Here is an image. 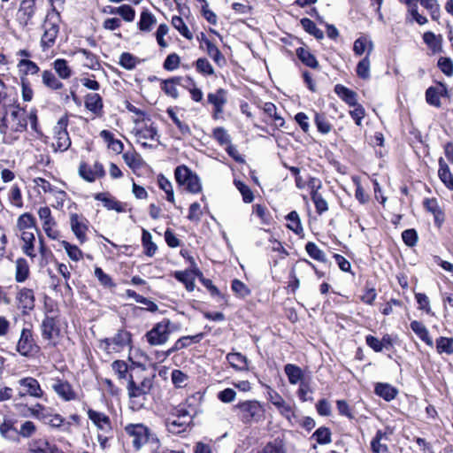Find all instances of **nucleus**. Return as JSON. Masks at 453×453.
I'll use <instances>...</instances> for the list:
<instances>
[{"label":"nucleus","mask_w":453,"mask_h":453,"mask_svg":"<svg viewBox=\"0 0 453 453\" xmlns=\"http://www.w3.org/2000/svg\"><path fill=\"white\" fill-rule=\"evenodd\" d=\"M239 420L244 425L258 423L265 418V410L257 400H246L239 402L233 406Z\"/></svg>","instance_id":"nucleus-1"},{"label":"nucleus","mask_w":453,"mask_h":453,"mask_svg":"<svg viewBox=\"0 0 453 453\" xmlns=\"http://www.w3.org/2000/svg\"><path fill=\"white\" fill-rule=\"evenodd\" d=\"M60 13L56 11L55 7L52 8V12L48 13L44 21V33L42 36L41 43L43 50L50 48L59 32Z\"/></svg>","instance_id":"nucleus-2"},{"label":"nucleus","mask_w":453,"mask_h":453,"mask_svg":"<svg viewBox=\"0 0 453 453\" xmlns=\"http://www.w3.org/2000/svg\"><path fill=\"white\" fill-rule=\"evenodd\" d=\"M125 431L130 437H133V446L137 450L150 441L158 442V439L151 434L150 429L143 424H128L126 426Z\"/></svg>","instance_id":"nucleus-3"},{"label":"nucleus","mask_w":453,"mask_h":453,"mask_svg":"<svg viewBox=\"0 0 453 453\" xmlns=\"http://www.w3.org/2000/svg\"><path fill=\"white\" fill-rule=\"evenodd\" d=\"M171 325L172 322L169 319H164L162 321L155 324L145 334L147 342L152 346L165 344L172 333Z\"/></svg>","instance_id":"nucleus-4"},{"label":"nucleus","mask_w":453,"mask_h":453,"mask_svg":"<svg viewBox=\"0 0 453 453\" xmlns=\"http://www.w3.org/2000/svg\"><path fill=\"white\" fill-rule=\"evenodd\" d=\"M68 117L67 115L62 116L57 125L54 127V138L56 139V143H53L55 150L65 151L71 146V139L69 134L67 132L68 127Z\"/></svg>","instance_id":"nucleus-5"},{"label":"nucleus","mask_w":453,"mask_h":453,"mask_svg":"<svg viewBox=\"0 0 453 453\" xmlns=\"http://www.w3.org/2000/svg\"><path fill=\"white\" fill-rule=\"evenodd\" d=\"M132 342V334L126 330H119L112 338H105L102 341L107 350L119 351L128 346Z\"/></svg>","instance_id":"nucleus-6"},{"label":"nucleus","mask_w":453,"mask_h":453,"mask_svg":"<svg viewBox=\"0 0 453 453\" xmlns=\"http://www.w3.org/2000/svg\"><path fill=\"white\" fill-rule=\"evenodd\" d=\"M88 219L77 213L70 215V226L73 234L81 243L87 241L86 232L88 231Z\"/></svg>","instance_id":"nucleus-7"},{"label":"nucleus","mask_w":453,"mask_h":453,"mask_svg":"<svg viewBox=\"0 0 453 453\" xmlns=\"http://www.w3.org/2000/svg\"><path fill=\"white\" fill-rule=\"evenodd\" d=\"M80 176L88 182H93L96 178H103L105 175V171L103 165L96 162L91 167L86 163H81L79 166Z\"/></svg>","instance_id":"nucleus-8"},{"label":"nucleus","mask_w":453,"mask_h":453,"mask_svg":"<svg viewBox=\"0 0 453 453\" xmlns=\"http://www.w3.org/2000/svg\"><path fill=\"white\" fill-rule=\"evenodd\" d=\"M207 101L213 105V118L217 119L219 114L224 111V106L227 102V91L222 88H218L214 93H209Z\"/></svg>","instance_id":"nucleus-9"},{"label":"nucleus","mask_w":453,"mask_h":453,"mask_svg":"<svg viewBox=\"0 0 453 453\" xmlns=\"http://www.w3.org/2000/svg\"><path fill=\"white\" fill-rule=\"evenodd\" d=\"M127 388L128 396L148 395L152 388V380L144 378L142 381L137 385L134 380L133 375L130 374Z\"/></svg>","instance_id":"nucleus-10"},{"label":"nucleus","mask_w":453,"mask_h":453,"mask_svg":"<svg viewBox=\"0 0 453 453\" xmlns=\"http://www.w3.org/2000/svg\"><path fill=\"white\" fill-rule=\"evenodd\" d=\"M35 346L32 331L28 328H23L17 344V351L21 356L27 357L31 354Z\"/></svg>","instance_id":"nucleus-11"},{"label":"nucleus","mask_w":453,"mask_h":453,"mask_svg":"<svg viewBox=\"0 0 453 453\" xmlns=\"http://www.w3.org/2000/svg\"><path fill=\"white\" fill-rule=\"evenodd\" d=\"M51 388L55 393L65 401H71L76 398L75 392L71 384L66 380L54 379Z\"/></svg>","instance_id":"nucleus-12"},{"label":"nucleus","mask_w":453,"mask_h":453,"mask_svg":"<svg viewBox=\"0 0 453 453\" xmlns=\"http://www.w3.org/2000/svg\"><path fill=\"white\" fill-rule=\"evenodd\" d=\"M88 416L99 430H102L105 433H109L112 430L111 419L104 413L88 409Z\"/></svg>","instance_id":"nucleus-13"},{"label":"nucleus","mask_w":453,"mask_h":453,"mask_svg":"<svg viewBox=\"0 0 453 453\" xmlns=\"http://www.w3.org/2000/svg\"><path fill=\"white\" fill-rule=\"evenodd\" d=\"M84 105L86 109L96 116H102L104 103L102 96L97 93H88L84 97Z\"/></svg>","instance_id":"nucleus-14"},{"label":"nucleus","mask_w":453,"mask_h":453,"mask_svg":"<svg viewBox=\"0 0 453 453\" xmlns=\"http://www.w3.org/2000/svg\"><path fill=\"white\" fill-rule=\"evenodd\" d=\"M41 330L42 336L45 340L53 339L54 335H58L60 332L56 318L49 315H46L43 319Z\"/></svg>","instance_id":"nucleus-15"},{"label":"nucleus","mask_w":453,"mask_h":453,"mask_svg":"<svg viewBox=\"0 0 453 453\" xmlns=\"http://www.w3.org/2000/svg\"><path fill=\"white\" fill-rule=\"evenodd\" d=\"M17 423V420L9 418L4 419V422L0 425V434L3 438L5 440L13 441V442H19V431L17 427L15 426V424Z\"/></svg>","instance_id":"nucleus-16"},{"label":"nucleus","mask_w":453,"mask_h":453,"mask_svg":"<svg viewBox=\"0 0 453 453\" xmlns=\"http://www.w3.org/2000/svg\"><path fill=\"white\" fill-rule=\"evenodd\" d=\"M28 453H65L58 446L50 444L45 439L33 441L29 445Z\"/></svg>","instance_id":"nucleus-17"},{"label":"nucleus","mask_w":453,"mask_h":453,"mask_svg":"<svg viewBox=\"0 0 453 453\" xmlns=\"http://www.w3.org/2000/svg\"><path fill=\"white\" fill-rule=\"evenodd\" d=\"M17 300L23 310V313H27V311H32L35 308V295L30 288H21L17 295Z\"/></svg>","instance_id":"nucleus-18"},{"label":"nucleus","mask_w":453,"mask_h":453,"mask_svg":"<svg viewBox=\"0 0 453 453\" xmlns=\"http://www.w3.org/2000/svg\"><path fill=\"white\" fill-rule=\"evenodd\" d=\"M203 338V333L196 334L195 335L182 336V337L179 338L175 342L172 348H170L166 351L165 355L166 356H170L173 352H176V351H178L180 349H182L184 348H187V347L190 346L193 342L194 343H198V342H200L202 341Z\"/></svg>","instance_id":"nucleus-19"},{"label":"nucleus","mask_w":453,"mask_h":453,"mask_svg":"<svg viewBox=\"0 0 453 453\" xmlns=\"http://www.w3.org/2000/svg\"><path fill=\"white\" fill-rule=\"evenodd\" d=\"M35 12V0H23L19 9V19L20 23L27 26Z\"/></svg>","instance_id":"nucleus-20"},{"label":"nucleus","mask_w":453,"mask_h":453,"mask_svg":"<svg viewBox=\"0 0 453 453\" xmlns=\"http://www.w3.org/2000/svg\"><path fill=\"white\" fill-rule=\"evenodd\" d=\"M16 110L12 111L11 116L15 121L12 129L16 133H22L27 130V118L25 116L26 110L21 109L19 104L15 106Z\"/></svg>","instance_id":"nucleus-21"},{"label":"nucleus","mask_w":453,"mask_h":453,"mask_svg":"<svg viewBox=\"0 0 453 453\" xmlns=\"http://www.w3.org/2000/svg\"><path fill=\"white\" fill-rule=\"evenodd\" d=\"M19 383L24 388L26 392L35 398H41L43 395V391L37 380L32 377H27L19 380Z\"/></svg>","instance_id":"nucleus-22"},{"label":"nucleus","mask_w":453,"mask_h":453,"mask_svg":"<svg viewBox=\"0 0 453 453\" xmlns=\"http://www.w3.org/2000/svg\"><path fill=\"white\" fill-rule=\"evenodd\" d=\"M95 199L103 203L104 206L108 210H114L118 212L124 211L120 202L115 199L110 193L102 192L95 195Z\"/></svg>","instance_id":"nucleus-23"},{"label":"nucleus","mask_w":453,"mask_h":453,"mask_svg":"<svg viewBox=\"0 0 453 453\" xmlns=\"http://www.w3.org/2000/svg\"><path fill=\"white\" fill-rule=\"evenodd\" d=\"M334 93L348 105L356 106L357 103V95L355 91L349 89V88L342 85L336 84L334 86Z\"/></svg>","instance_id":"nucleus-24"},{"label":"nucleus","mask_w":453,"mask_h":453,"mask_svg":"<svg viewBox=\"0 0 453 453\" xmlns=\"http://www.w3.org/2000/svg\"><path fill=\"white\" fill-rule=\"evenodd\" d=\"M439 170L438 176L441 182L446 186V188L451 191H453V174L450 172V169L448 164L442 157H440L438 160Z\"/></svg>","instance_id":"nucleus-25"},{"label":"nucleus","mask_w":453,"mask_h":453,"mask_svg":"<svg viewBox=\"0 0 453 453\" xmlns=\"http://www.w3.org/2000/svg\"><path fill=\"white\" fill-rule=\"evenodd\" d=\"M374 392L387 402L394 400L398 394V390L395 387L388 383L381 382L376 384Z\"/></svg>","instance_id":"nucleus-26"},{"label":"nucleus","mask_w":453,"mask_h":453,"mask_svg":"<svg viewBox=\"0 0 453 453\" xmlns=\"http://www.w3.org/2000/svg\"><path fill=\"white\" fill-rule=\"evenodd\" d=\"M298 59L306 66L317 69L319 65L316 57L306 48L299 47L296 50Z\"/></svg>","instance_id":"nucleus-27"},{"label":"nucleus","mask_w":453,"mask_h":453,"mask_svg":"<svg viewBox=\"0 0 453 453\" xmlns=\"http://www.w3.org/2000/svg\"><path fill=\"white\" fill-rule=\"evenodd\" d=\"M226 360L236 371H247L248 368V358L239 352L228 353L226 355Z\"/></svg>","instance_id":"nucleus-28"},{"label":"nucleus","mask_w":453,"mask_h":453,"mask_svg":"<svg viewBox=\"0 0 453 453\" xmlns=\"http://www.w3.org/2000/svg\"><path fill=\"white\" fill-rule=\"evenodd\" d=\"M20 237L21 240L24 242V245L22 246L23 252L32 258L35 257V253L34 243L35 241V237L34 233L29 230L22 231Z\"/></svg>","instance_id":"nucleus-29"},{"label":"nucleus","mask_w":453,"mask_h":453,"mask_svg":"<svg viewBox=\"0 0 453 453\" xmlns=\"http://www.w3.org/2000/svg\"><path fill=\"white\" fill-rule=\"evenodd\" d=\"M410 326L411 330L423 341L426 344L432 347L434 345L433 340L430 337L427 328L423 323L413 320L411 322Z\"/></svg>","instance_id":"nucleus-30"},{"label":"nucleus","mask_w":453,"mask_h":453,"mask_svg":"<svg viewBox=\"0 0 453 453\" xmlns=\"http://www.w3.org/2000/svg\"><path fill=\"white\" fill-rule=\"evenodd\" d=\"M167 430L173 434H180L182 432H185L189 420L179 419L178 418L173 417L168 418L165 421Z\"/></svg>","instance_id":"nucleus-31"},{"label":"nucleus","mask_w":453,"mask_h":453,"mask_svg":"<svg viewBox=\"0 0 453 453\" xmlns=\"http://www.w3.org/2000/svg\"><path fill=\"white\" fill-rule=\"evenodd\" d=\"M181 78L172 77L170 79L165 80L161 82V89L169 96L176 99L179 96V92L176 88V85L180 84Z\"/></svg>","instance_id":"nucleus-32"},{"label":"nucleus","mask_w":453,"mask_h":453,"mask_svg":"<svg viewBox=\"0 0 453 453\" xmlns=\"http://www.w3.org/2000/svg\"><path fill=\"white\" fill-rule=\"evenodd\" d=\"M284 372L288 376L289 383L292 385H296L298 382H302L303 379V370L296 365L287 364L284 366Z\"/></svg>","instance_id":"nucleus-33"},{"label":"nucleus","mask_w":453,"mask_h":453,"mask_svg":"<svg viewBox=\"0 0 453 453\" xmlns=\"http://www.w3.org/2000/svg\"><path fill=\"white\" fill-rule=\"evenodd\" d=\"M367 49V55L369 56L373 49V43L366 36H361L354 42L353 51L357 56H361Z\"/></svg>","instance_id":"nucleus-34"},{"label":"nucleus","mask_w":453,"mask_h":453,"mask_svg":"<svg viewBox=\"0 0 453 453\" xmlns=\"http://www.w3.org/2000/svg\"><path fill=\"white\" fill-rule=\"evenodd\" d=\"M42 80L44 86L52 90H58L64 87V84L56 77L50 70H44L42 73Z\"/></svg>","instance_id":"nucleus-35"},{"label":"nucleus","mask_w":453,"mask_h":453,"mask_svg":"<svg viewBox=\"0 0 453 453\" xmlns=\"http://www.w3.org/2000/svg\"><path fill=\"white\" fill-rule=\"evenodd\" d=\"M29 276V265L25 258L19 257L16 260L15 280L17 282H24Z\"/></svg>","instance_id":"nucleus-36"},{"label":"nucleus","mask_w":453,"mask_h":453,"mask_svg":"<svg viewBox=\"0 0 453 453\" xmlns=\"http://www.w3.org/2000/svg\"><path fill=\"white\" fill-rule=\"evenodd\" d=\"M156 22L157 19L155 16L148 10H144L141 13L140 20L137 25L141 31L150 32Z\"/></svg>","instance_id":"nucleus-37"},{"label":"nucleus","mask_w":453,"mask_h":453,"mask_svg":"<svg viewBox=\"0 0 453 453\" xmlns=\"http://www.w3.org/2000/svg\"><path fill=\"white\" fill-rule=\"evenodd\" d=\"M142 242L144 248V254L148 257H153L157 250V247L152 242L151 234L144 228H142Z\"/></svg>","instance_id":"nucleus-38"},{"label":"nucleus","mask_w":453,"mask_h":453,"mask_svg":"<svg viewBox=\"0 0 453 453\" xmlns=\"http://www.w3.org/2000/svg\"><path fill=\"white\" fill-rule=\"evenodd\" d=\"M257 453H286L285 443L282 439L275 438L268 441Z\"/></svg>","instance_id":"nucleus-39"},{"label":"nucleus","mask_w":453,"mask_h":453,"mask_svg":"<svg viewBox=\"0 0 453 453\" xmlns=\"http://www.w3.org/2000/svg\"><path fill=\"white\" fill-rule=\"evenodd\" d=\"M53 67L59 78L66 80L72 76V70L64 58H58L53 62Z\"/></svg>","instance_id":"nucleus-40"},{"label":"nucleus","mask_w":453,"mask_h":453,"mask_svg":"<svg viewBox=\"0 0 453 453\" xmlns=\"http://www.w3.org/2000/svg\"><path fill=\"white\" fill-rule=\"evenodd\" d=\"M300 23L304 31L313 35L316 39L322 40L324 38L323 31L318 28L316 24L311 19L308 18H303L300 20Z\"/></svg>","instance_id":"nucleus-41"},{"label":"nucleus","mask_w":453,"mask_h":453,"mask_svg":"<svg viewBox=\"0 0 453 453\" xmlns=\"http://www.w3.org/2000/svg\"><path fill=\"white\" fill-rule=\"evenodd\" d=\"M305 250L311 258L322 263L327 262L325 252L320 250L316 243L308 242L305 245Z\"/></svg>","instance_id":"nucleus-42"},{"label":"nucleus","mask_w":453,"mask_h":453,"mask_svg":"<svg viewBox=\"0 0 453 453\" xmlns=\"http://www.w3.org/2000/svg\"><path fill=\"white\" fill-rule=\"evenodd\" d=\"M194 173H195L185 165H179L174 170V177L180 186H183Z\"/></svg>","instance_id":"nucleus-43"},{"label":"nucleus","mask_w":453,"mask_h":453,"mask_svg":"<svg viewBox=\"0 0 453 453\" xmlns=\"http://www.w3.org/2000/svg\"><path fill=\"white\" fill-rule=\"evenodd\" d=\"M319 444L325 445L332 441L331 430L326 426L319 427L311 436Z\"/></svg>","instance_id":"nucleus-44"},{"label":"nucleus","mask_w":453,"mask_h":453,"mask_svg":"<svg viewBox=\"0 0 453 453\" xmlns=\"http://www.w3.org/2000/svg\"><path fill=\"white\" fill-rule=\"evenodd\" d=\"M286 219L288 222L287 226L296 234L303 233V226L298 213L296 211H290L287 216Z\"/></svg>","instance_id":"nucleus-45"},{"label":"nucleus","mask_w":453,"mask_h":453,"mask_svg":"<svg viewBox=\"0 0 453 453\" xmlns=\"http://www.w3.org/2000/svg\"><path fill=\"white\" fill-rule=\"evenodd\" d=\"M426 101L431 106L436 108L441 107L440 91L438 87L431 86L426 90Z\"/></svg>","instance_id":"nucleus-46"},{"label":"nucleus","mask_w":453,"mask_h":453,"mask_svg":"<svg viewBox=\"0 0 453 453\" xmlns=\"http://www.w3.org/2000/svg\"><path fill=\"white\" fill-rule=\"evenodd\" d=\"M172 25L186 39L191 40L193 38L192 33L180 16H173L172 18Z\"/></svg>","instance_id":"nucleus-47"},{"label":"nucleus","mask_w":453,"mask_h":453,"mask_svg":"<svg viewBox=\"0 0 453 453\" xmlns=\"http://www.w3.org/2000/svg\"><path fill=\"white\" fill-rule=\"evenodd\" d=\"M35 182L36 186L42 189L45 193H52L56 192V196L58 199L64 200L65 196H66L65 192L63 190H55V188L52 187V185L42 178H37L35 180Z\"/></svg>","instance_id":"nucleus-48"},{"label":"nucleus","mask_w":453,"mask_h":453,"mask_svg":"<svg viewBox=\"0 0 453 453\" xmlns=\"http://www.w3.org/2000/svg\"><path fill=\"white\" fill-rule=\"evenodd\" d=\"M17 226L20 231H26L35 227V219L30 213L20 215L17 221Z\"/></svg>","instance_id":"nucleus-49"},{"label":"nucleus","mask_w":453,"mask_h":453,"mask_svg":"<svg viewBox=\"0 0 453 453\" xmlns=\"http://www.w3.org/2000/svg\"><path fill=\"white\" fill-rule=\"evenodd\" d=\"M311 197L314 203L316 212L318 214L321 215L328 210L327 202L323 198L321 194L318 192V190H312Z\"/></svg>","instance_id":"nucleus-50"},{"label":"nucleus","mask_w":453,"mask_h":453,"mask_svg":"<svg viewBox=\"0 0 453 453\" xmlns=\"http://www.w3.org/2000/svg\"><path fill=\"white\" fill-rule=\"evenodd\" d=\"M438 353L453 354V338L441 336L436 340Z\"/></svg>","instance_id":"nucleus-51"},{"label":"nucleus","mask_w":453,"mask_h":453,"mask_svg":"<svg viewBox=\"0 0 453 453\" xmlns=\"http://www.w3.org/2000/svg\"><path fill=\"white\" fill-rule=\"evenodd\" d=\"M197 73L203 76H211L214 74V68L209 60L205 58H200L195 62Z\"/></svg>","instance_id":"nucleus-52"},{"label":"nucleus","mask_w":453,"mask_h":453,"mask_svg":"<svg viewBox=\"0 0 453 453\" xmlns=\"http://www.w3.org/2000/svg\"><path fill=\"white\" fill-rule=\"evenodd\" d=\"M95 276L98 280L99 283L106 288H113L116 287L115 282L113 281L112 278L105 273L101 267L96 266L95 268Z\"/></svg>","instance_id":"nucleus-53"},{"label":"nucleus","mask_w":453,"mask_h":453,"mask_svg":"<svg viewBox=\"0 0 453 453\" xmlns=\"http://www.w3.org/2000/svg\"><path fill=\"white\" fill-rule=\"evenodd\" d=\"M314 122L316 124V127L323 134H328L332 129V125L328 121L326 116L324 113H316Z\"/></svg>","instance_id":"nucleus-54"},{"label":"nucleus","mask_w":453,"mask_h":453,"mask_svg":"<svg viewBox=\"0 0 453 453\" xmlns=\"http://www.w3.org/2000/svg\"><path fill=\"white\" fill-rule=\"evenodd\" d=\"M418 2L428 11L432 19L438 20L440 18V5L437 0H418Z\"/></svg>","instance_id":"nucleus-55"},{"label":"nucleus","mask_w":453,"mask_h":453,"mask_svg":"<svg viewBox=\"0 0 453 453\" xmlns=\"http://www.w3.org/2000/svg\"><path fill=\"white\" fill-rule=\"evenodd\" d=\"M61 246L65 249L68 257L73 261H79L82 258L83 253L76 245L71 244L66 241H62Z\"/></svg>","instance_id":"nucleus-56"},{"label":"nucleus","mask_w":453,"mask_h":453,"mask_svg":"<svg viewBox=\"0 0 453 453\" xmlns=\"http://www.w3.org/2000/svg\"><path fill=\"white\" fill-rule=\"evenodd\" d=\"M234 184L242 194L244 203H250L254 200V195L251 189L243 181L240 180H234Z\"/></svg>","instance_id":"nucleus-57"},{"label":"nucleus","mask_w":453,"mask_h":453,"mask_svg":"<svg viewBox=\"0 0 453 453\" xmlns=\"http://www.w3.org/2000/svg\"><path fill=\"white\" fill-rule=\"evenodd\" d=\"M370 66L369 56H365L357 65L356 72L357 76L363 80H367L370 77Z\"/></svg>","instance_id":"nucleus-58"},{"label":"nucleus","mask_w":453,"mask_h":453,"mask_svg":"<svg viewBox=\"0 0 453 453\" xmlns=\"http://www.w3.org/2000/svg\"><path fill=\"white\" fill-rule=\"evenodd\" d=\"M231 288L233 292L241 298H245L251 293L250 289L242 281L237 279L232 280Z\"/></svg>","instance_id":"nucleus-59"},{"label":"nucleus","mask_w":453,"mask_h":453,"mask_svg":"<svg viewBox=\"0 0 453 453\" xmlns=\"http://www.w3.org/2000/svg\"><path fill=\"white\" fill-rule=\"evenodd\" d=\"M386 435L381 430H378L374 438L371 441V448L373 453H385L388 451V446L381 444L380 441Z\"/></svg>","instance_id":"nucleus-60"},{"label":"nucleus","mask_w":453,"mask_h":453,"mask_svg":"<svg viewBox=\"0 0 453 453\" xmlns=\"http://www.w3.org/2000/svg\"><path fill=\"white\" fill-rule=\"evenodd\" d=\"M402 239L406 246L414 247L418 241V232L414 228L406 229L402 233Z\"/></svg>","instance_id":"nucleus-61"},{"label":"nucleus","mask_w":453,"mask_h":453,"mask_svg":"<svg viewBox=\"0 0 453 453\" xmlns=\"http://www.w3.org/2000/svg\"><path fill=\"white\" fill-rule=\"evenodd\" d=\"M119 65L127 69L133 70L135 68L137 64V58L128 52H123L119 57Z\"/></svg>","instance_id":"nucleus-62"},{"label":"nucleus","mask_w":453,"mask_h":453,"mask_svg":"<svg viewBox=\"0 0 453 453\" xmlns=\"http://www.w3.org/2000/svg\"><path fill=\"white\" fill-rule=\"evenodd\" d=\"M183 186H185V188L188 192L192 194H197L202 190L200 178L196 173H194L193 176L189 177V179Z\"/></svg>","instance_id":"nucleus-63"},{"label":"nucleus","mask_w":453,"mask_h":453,"mask_svg":"<svg viewBox=\"0 0 453 453\" xmlns=\"http://www.w3.org/2000/svg\"><path fill=\"white\" fill-rule=\"evenodd\" d=\"M212 136L220 145H228L231 142L230 135L222 127L214 128Z\"/></svg>","instance_id":"nucleus-64"}]
</instances>
